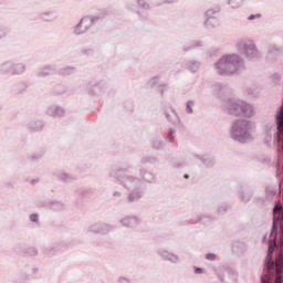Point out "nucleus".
<instances>
[{
	"label": "nucleus",
	"mask_w": 283,
	"mask_h": 283,
	"mask_svg": "<svg viewBox=\"0 0 283 283\" xmlns=\"http://www.w3.org/2000/svg\"><path fill=\"white\" fill-rule=\"evenodd\" d=\"M274 244L269 247V252H268V262H266V269L268 273L262 276L261 283H271V275H273V270L275 269V263L271 261L273 259V250L275 247H277V243H275V238L273 239Z\"/></svg>",
	"instance_id": "obj_1"
},
{
	"label": "nucleus",
	"mask_w": 283,
	"mask_h": 283,
	"mask_svg": "<svg viewBox=\"0 0 283 283\" xmlns=\"http://www.w3.org/2000/svg\"><path fill=\"white\" fill-rule=\"evenodd\" d=\"M239 61H240V57H238L237 55H228L218 63V70H224V71H221V74H224V73L233 74V72L227 71V70H232V67H234L235 63H239Z\"/></svg>",
	"instance_id": "obj_2"
},
{
	"label": "nucleus",
	"mask_w": 283,
	"mask_h": 283,
	"mask_svg": "<svg viewBox=\"0 0 283 283\" xmlns=\"http://www.w3.org/2000/svg\"><path fill=\"white\" fill-rule=\"evenodd\" d=\"M274 213V221H273V229H277L280 227L281 231V239H280V244H283V208L282 203H276L273 210Z\"/></svg>",
	"instance_id": "obj_3"
},
{
	"label": "nucleus",
	"mask_w": 283,
	"mask_h": 283,
	"mask_svg": "<svg viewBox=\"0 0 283 283\" xmlns=\"http://www.w3.org/2000/svg\"><path fill=\"white\" fill-rule=\"evenodd\" d=\"M230 114H237V116H251L253 114V108L250 105L244 103L242 104H232L230 107Z\"/></svg>",
	"instance_id": "obj_4"
},
{
	"label": "nucleus",
	"mask_w": 283,
	"mask_h": 283,
	"mask_svg": "<svg viewBox=\"0 0 283 283\" xmlns=\"http://www.w3.org/2000/svg\"><path fill=\"white\" fill-rule=\"evenodd\" d=\"M276 125L279 132V145L281 147L279 151L283 156V106L281 107V111L276 114Z\"/></svg>",
	"instance_id": "obj_5"
},
{
	"label": "nucleus",
	"mask_w": 283,
	"mask_h": 283,
	"mask_svg": "<svg viewBox=\"0 0 283 283\" xmlns=\"http://www.w3.org/2000/svg\"><path fill=\"white\" fill-rule=\"evenodd\" d=\"M275 273H276V279L275 283H282V273H283V255L279 254L276 256L275 261Z\"/></svg>",
	"instance_id": "obj_6"
},
{
	"label": "nucleus",
	"mask_w": 283,
	"mask_h": 283,
	"mask_svg": "<svg viewBox=\"0 0 283 283\" xmlns=\"http://www.w3.org/2000/svg\"><path fill=\"white\" fill-rule=\"evenodd\" d=\"M234 128L241 129V132H245L247 129H249V123L241 122L240 124H235Z\"/></svg>",
	"instance_id": "obj_7"
},
{
	"label": "nucleus",
	"mask_w": 283,
	"mask_h": 283,
	"mask_svg": "<svg viewBox=\"0 0 283 283\" xmlns=\"http://www.w3.org/2000/svg\"><path fill=\"white\" fill-rule=\"evenodd\" d=\"M245 53L248 54V56H251V55L255 54L256 51L253 48V45H250V48L245 50Z\"/></svg>",
	"instance_id": "obj_8"
},
{
	"label": "nucleus",
	"mask_w": 283,
	"mask_h": 283,
	"mask_svg": "<svg viewBox=\"0 0 283 283\" xmlns=\"http://www.w3.org/2000/svg\"><path fill=\"white\" fill-rule=\"evenodd\" d=\"M30 220H31V222H38V221H39V216L32 214V216L30 217Z\"/></svg>",
	"instance_id": "obj_9"
},
{
	"label": "nucleus",
	"mask_w": 283,
	"mask_h": 283,
	"mask_svg": "<svg viewBox=\"0 0 283 283\" xmlns=\"http://www.w3.org/2000/svg\"><path fill=\"white\" fill-rule=\"evenodd\" d=\"M207 260H216V254H207Z\"/></svg>",
	"instance_id": "obj_10"
},
{
	"label": "nucleus",
	"mask_w": 283,
	"mask_h": 283,
	"mask_svg": "<svg viewBox=\"0 0 283 283\" xmlns=\"http://www.w3.org/2000/svg\"><path fill=\"white\" fill-rule=\"evenodd\" d=\"M237 3H238V0H230V6H232V8H235Z\"/></svg>",
	"instance_id": "obj_11"
},
{
	"label": "nucleus",
	"mask_w": 283,
	"mask_h": 283,
	"mask_svg": "<svg viewBox=\"0 0 283 283\" xmlns=\"http://www.w3.org/2000/svg\"><path fill=\"white\" fill-rule=\"evenodd\" d=\"M195 272H196V273H202V269L197 268Z\"/></svg>",
	"instance_id": "obj_12"
},
{
	"label": "nucleus",
	"mask_w": 283,
	"mask_h": 283,
	"mask_svg": "<svg viewBox=\"0 0 283 283\" xmlns=\"http://www.w3.org/2000/svg\"><path fill=\"white\" fill-rule=\"evenodd\" d=\"M255 17H259V15H250V17H249V21H253V19H254Z\"/></svg>",
	"instance_id": "obj_13"
},
{
	"label": "nucleus",
	"mask_w": 283,
	"mask_h": 283,
	"mask_svg": "<svg viewBox=\"0 0 283 283\" xmlns=\"http://www.w3.org/2000/svg\"><path fill=\"white\" fill-rule=\"evenodd\" d=\"M277 229H280V226H277L275 229L273 228L272 234L275 233V231H277Z\"/></svg>",
	"instance_id": "obj_14"
},
{
	"label": "nucleus",
	"mask_w": 283,
	"mask_h": 283,
	"mask_svg": "<svg viewBox=\"0 0 283 283\" xmlns=\"http://www.w3.org/2000/svg\"><path fill=\"white\" fill-rule=\"evenodd\" d=\"M188 112H189V114H191V112H193V111H191V108L188 106Z\"/></svg>",
	"instance_id": "obj_15"
},
{
	"label": "nucleus",
	"mask_w": 283,
	"mask_h": 283,
	"mask_svg": "<svg viewBox=\"0 0 283 283\" xmlns=\"http://www.w3.org/2000/svg\"><path fill=\"white\" fill-rule=\"evenodd\" d=\"M238 140H242V138L239 137Z\"/></svg>",
	"instance_id": "obj_16"
},
{
	"label": "nucleus",
	"mask_w": 283,
	"mask_h": 283,
	"mask_svg": "<svg viewBox=\"0 0 283 283\" xmlns=\"http://www.w3.org/2000/svg\"><path fill=\"white\" fill-rule=\"evenodd\" d=\"M185 178H189V176L186 175Z\"/></svg>",
	"instance_id": "obj_17"
}]
</instances>
